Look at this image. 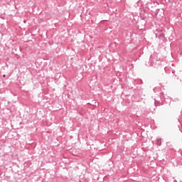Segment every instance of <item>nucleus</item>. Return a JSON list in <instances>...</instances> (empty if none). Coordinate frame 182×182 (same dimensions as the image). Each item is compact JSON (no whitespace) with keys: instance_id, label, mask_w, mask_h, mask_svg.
Segmentation results:
<instances>
[{"instance_id":"obj_1","label":"nucleus","mask_w":182,"mask_h":182,"mask_svg":"<svg viewBox=\"0 0 182 182\" xmlns=\"http://www.w3.org/2000/svg\"><path fill=\"white\" fill-rule=\"evenodd\" d=\"M6 75H3V77H6Z\"/></svg>"}]
</instances>
